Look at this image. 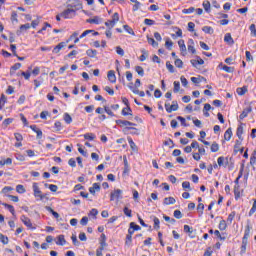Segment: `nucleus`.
<instances>
[{
	"instance_id": "b1692460",
	"label": "nucleus",
	"mask_w": 256,
	"mask_h": 256,
	"mask_svg": "<svg viewBox=\"0 0 256 256\" xmlns=\"http://www.w3.org/2000/svg\"><path fill=\"white\" fill-rule=\"evenodd\" d=\"M89 33H93V35H99V32H95L94 30H86L80 35V39H83V37H87Z\"/></svg>"
},
{
	"instance_id": "4be33fe9",
	"label": "nucleus",
	"mask_w": 256,
	"mask_h": 256,
	"mask_svg": "<svg viewBox=\"0 0 256 256\" xmlns=\"http://www.w3.org/2000/svg\"><path fill=\"white\" fill-rule=\"evenodd\" d=\"M251 113V108H247L243 110V112L240 114L239 119L243 120L245 117H247Z\"/></svg>"
},
{
	"instance_id": "72a5a7b5",
	"label": "nucleus",
	"mask_w": 256,
	"mask_h": 256,
	"mask_svg": "<svg viewBox=\"0 0 256 256\" xmlns=\"http://www.w3.org/2000/svg\"><path fill=\"white\" fill-rule=\"evenodd\" d=\"M203 7H204V10L209 13L210 9H211V2L209 1H204L203 2Z\"/></svg>"
},
{
	"instance_id": "e2e57ef3",
	"label": "nucleus",
	"mask_w": 256,
	"mask_h": 256,
	"mask_svg": "<svg viewBox=\"0 0 256 256\" xmlns=\"http://www.w3.org/2000/svg\"><path fill=\"white\" fill-rule=\"evenodd\" d=\"M174 217L176 219H181L183 217V214L181 213V210H175L174 211Z\"/></svg>"
},
{
	"instance_id": "2f4dec72",
	"label": "nucleus",
	"mask_w": 256,
	"mask_h": 256,
	"mask_svg": "<svg viewBox=\"0 0 256 256\" xmlns=\"http://www.w3.org/2000/svg\"><path fill=\"white\" fill-rule=\"evenodd\" d=\"M0 242L3 243V245H7L9 243V238L3 234H0Z\"/></svg>"
},
{
	"instance_id": "49530a36",
	"label": "nucleus",
	"mask_w": 256,
	"mask_h": 256,
	"mask_svg": "<svg viewBox=\"0 0 256 256\" xmlns=\"http://www.w3.org/2000/svg\"><path fill=\"white\" fill-rule=\"evenodd\" d=\"M125 31H127V33H129V35H135V31H133V28L129 27V25H124L123 26Z\"/></svg>"
},
{
	"instance_id": "774afa93",
	"label": "nucleus",
	"mask_w": 256,
	"mask_h": 256,
	"mask_svg": "<svg viewBox=\"0 0 256 256\" xmlns=\"http://www.w3.org/2000/svg\"><path fill=\"white\" fill-rule=\"evenodd\" d=\"M144 23H145L146 25H149V26L155 25V21L152 20V19H148V18H146V19L144 20Z\"/></svg>"
},
{
	"instance_id": "ddd939ff",
	"label": "nucleus",
	"mask_w": 256,
	"mask_h": 256,
	"mask_svg": "<svg viewBox=\"0 0 256 256\" xmlns=\"http://www.w3.org/2000/svg\"><path fill=\"white\" fill-rule=\"evenodd\" d=\"M86 22L94 25H99V23L101 22V18H99V16H95L94 18L87 19Z\"/></svg>"
},
{
	"instance_id": "3c124183",
	"label": "nucleus",
	"mask_w": 256,
	"mask_h": 256,
	"mask_svg": "<svg viewBox=\"0 0 256 256\" xmlns=\"http://www.w3.org/2000/svg\"><path fill=\"white\" fill-rule=\"evenodd\" d=\"M131 229H134V231H141V226L135 224V222L130 223Z\"/></svg>"
},
{
	"instance_id": "20e7f679",
	"label": "nucleus",
	"mask_w": 256,
	"mask_h": 256,
	"mask_svg": "<svg viewBox=\"0 0 256 256\" xmlns=\"http://www.w3.org/2000/svg\"><path fill=\"white\" fill-rule=\"evenodd\" d=\"M75 15L76 13L69 7H67V9L60 14V16L63 17L64 19H73Z\"/></svg>"
},
{
	"instance_id": "5701e85b",
	"label": "nucleus",
	"mask_w": 256,
	"mask_h": 256,
	"mask_svg": "<svg viewBox=\"0 0 256 256\" xmlns=\"http://www.w3.org/2000/svg\"><path fill=\"white\" fill-rule=\"evenodd\" d=\"M64 121L65 123H67V125H71V123H73V118L71 117V115H69V113H65Z\"/></svg>"
},
{
	"instance_id": "393cba45",
	"label": "nucleus",
	"mask_w": 256,
	"mask_h": 256,
	"mask_svg": "<svg viewBox=\"0 0 256 256\" xmlns=\"http://www.w3.org/2000/svg\"><path fill=\"white\" fill-rule=\"evenodd\" d=\"M66 241H65V236L64 235H59L58 236V240L56 241V245H65Z\"/></svg>"
},
{
	"instance_id": "a18cd8bd",
	"label": "nucleus",
	"mask_w": 256,
	"mask_h": 256,
	"mask_svg": "<svg viewBox=\"0 0 256 256\" xmlns=\"http://www.w3.org/2000/svg\"><path fill=\"white\" fill-rule=\"evenodd\" d=\"M149 45H152V47H158L159 43L155 41L153 38H147Z\"/></svg>"
},
{
	"instance_id": "f257e3e1",
	"label": "nucleus",
	"mask_w": 256,
	"mask_h": 256,
	"mask_svg": "<svg viewBox=\"0 0 256 256\" xmlns=\"http://www.w3.org/2000/svg\"><path fill=\"white\" fill-rule=\"evenodd\" d=\"M67 7H69L74 13H77V11L83 9V4L79 0H70Z\"/></svg>"
},
{
	"instance_id": "4468645a",
	"label": "nucleus",
	"mask_w": 256,
	"mask_h": 256,
	"mask_svg": "<svg viewBox=\"0 0 256 256\" xmlns=\"http://www.w3.org/2000/svg\"><path fill=\"white\" fill-rule=\"evenodd\" d=\"M177 109H179V104L177 103V101H173L172 105H170V107L167 108V113H171L172 111H177Z\"/></svg>"
},
{
	"instance_id": "412c9836",
	"label": "nucleus",
	"mask_w": 256,
	"mask_h": 256,
	"mask_svg": "<svg viewBox=\"0 0 256 256\" xmlns=\"http://www.w3.org/2000/svg\"><path fill=\"white\" fill-rule=\"evenodd\" d=\"M21 69V63H16L11 67L10 75H15V71Z\"/></svg>"
},
{
	"instance_id": "a878e982",
	"label": "nucleus",
	"mask_w": 256,
	"mask_h": 256,
	"mask_svg": "<svg viewBox=\"0 0 256 256\" xmlns=\"http://www.w3.org/2000/svg\"><path fill=\"white\" fill-rule=\"evenodd\" d=\"M202 31H204V33H208V35H213L214 33L213 27L211 26H204Z\"/></svg>"
},
{
	"instance_id": "f3484780",
	"label": "nucleus",
	"mask_w": 256,
	"mask_h": 256,
	"mask_svg": "<svg viewBox=\"0 0 256 256\" xmlns=\"http://www.w3.org/2000/svg\"><path fill=\"white\" fill-rule=\"evenodd\" d=\"M27 29H31V24L26 23L20 26V30L17 31V35H21L22 31H27Z\"/></svg>"
},
{
	"instance_id": "864d4df0",
	"label": "nucleus",
	"mask_w": 256,
	"mask_h": 256,
	"mask_svg": "<svg viewBox=\"0 0 256 256\" xmlns=\"http://www.w3.org/2000/svg\"><path fill=\"white\" fill-rule=\"evenodd\" d=\"M153 221H154V229L159 230V229H160L159 224L161 223V222L159 221V218L154 217Z\"/></svg>"
},
{
	"instance_id": "c03bdc74",
	"label": "nucleus",
	"mask_w": 256,
	"mask_h": 256,
	"mask_svg": "<svg viewBox=\"0 0 256 256\" xmlns=\"http://www.w3.org/2000/svg\"><path fill=\"white\" fill-rule=\"evenodd\" d=\"M4 207H5L6 209H8V211H10V213H12V215H15V208H14L12 205H10V204H4Z\"/></svg>"
},
{
	"instance_id": "1a4fd4ad",
	"label": "nucleus",
	"mask_w": 256,
	"mask_h": 256,
	"mask_svg": "<svg viewBox=\"0 0 256 256\" xmlns=\"http://www.w3.org/2000/svg\"><path fill=\"white\" fill-rule=\"evenodd\" d=\"M191 65H193V67L197 68V65H204L205 61L203 59H201V57L197 56L196 60L193 59L190 61Z\"/></svg>"
},
{
	"instance_id": "a19ab883",
	"label": "nucleus",
	"mask_w": 256,
	"mask_h": 256,
	"mask_svg": "<svg viewBox=\"0 0 256 256\" xmlns=\"http://www.w3.org/2000/svg\"><path fill=\"white\" fill-rule=\"evenodd\" d=\"M129 111H130V113H129ZM122 115H124V116L133 115V114H131V107L127 106L126 108H123Z\"/></svg>"
},
{
	"instance_id": "9b49d317",
	"label": "nucleus",
	"mask_w": 256,
	"mask_h": 256,
	"mask_svg": "<svg viewBox=\"0 0 256 256\" xmlns=\"http://www.w3.org/2000/svg\"><path fill=\"white\" fill-rule=\"evenodd\" d=\"M224 41L228 45H235V41L233 40V37L231 36V33H226L225 34Z\"/></svg>"
},
{
	"instance_id": "39448f33",
	"label": "nucleus",
	"mask_w": 256,
	"mask_h": 256,
	"mask_svg": "<svg viewBox=\"0 0 256 256\" xmlns=\"http://www.w3.org/2000/svg\"><path fill=\"white\" fill-rule=\"evenodd\" d=\"M20 219H21L22 223L26 227H28V229H35V227H33V223H31V219H29V217L22 215Z\"/></svg>"
},
{
	"instance_id": "c9c22d12",
	"label": "nucleus",
	"mask_w": 256,
	"mask_h": 256,
	"mask_svg": "<svg viewBox=\"0 0 256 256\" xmlns=\"http://www.w3.org/2000/svg\"><path fill=\"white\" fill-rule=\"evenodd\" d=\"M179 89H181V83L179 81H174V93H179Z\"/></svg>"
},
{
	"instance_id": "423d86ee",
	"label": "nucleus",
	"mask_w": 256,
	"mask_h": 256,
	"mask_svg": "<svg viewBox=\"0 0 256 256\" xmlns=\"http://www.w3.org/2000/svg\"><path fill=\"white\" fill-rule=\"evenodd\" d=\"M116 124L119 125V127H135L137 124L133 123V122H129L127 120H116Z\"/></svg>"
},
{
	"instance_id": "58836bf2",
	"label": "nucleus",
	"mask_w": 256,
	"mask_h": 256,
	"mask_svg": "<svg viewBox=\"0 0 256 256\" xmlns=\"http://www.w3.org/2000/svg\"><path fill=\"white\" fill-rule=\"evenodd\" d=\"M166 67L170 73H175V67L171 64V62H166Z\"/></svg>"
},
{
	"instance_id": "79ce46f5",
	"label": "nucleus",
	"mask_w": 256,
	"mask_h": 256,
	"mask_svg": "<svg viewBox=\"0 0 256 256\" xmlns=\"http://www.w3.org/2000/svg\"><path fill=\"white\" fill-rule=\"evenodd\" d=\"M177 120L180 121V123H181V125H182L183 127H189V124H187V123L185 122V118H184V117L178 116V117H177Z\"/></svg>"
},
{
	"instance_id": "a211bd4d",
	"label": "nucleus",
	"mask_w": 256,
	"mask_h": 256,
	"mask_svg": "<svg viewBox=\"0 0 256 256\" xmlns=\"http://www.w3.org/2000/svg\"><path fill=\"white\" fill-rule=\"evenodd\" d=\"M236 135H237L238 139H240V141H243V126L242 125L238 126Z\"/></svg>"
},
{
	"instance_id": "bf43d9fd",
	"label": "nucleus",
	"mask_w": 256,
	"mask_h": 256,
	"mask_svg": "<svg viewBox=\"0 0 256 256\" xmlns=\"http://www.w3.org/2000/svg\"><path fill=\"white\" fill-rule=\"evenodd\" d=\"M116 53L118 55H121V57H123V55H125V51L123 50V48H121V46L116 47Z\"/></svg>"
},
{
	"instance_id": "e433bc0d",
	"label": "nucleus",
	"mask_w": 256,
	"mask_h": 256,
	"mask_svg": "<svg viewBox=\"0 0 256 256\" xmlns=\"http://www.w3.org/2000/svg\"><path fill=\"white\" fill-rule=\"evenodd\" d=\"M132 241H133V235L127 234L126 235L125 245H128V246L131 245Z\"/></svg>"
},
{
	"instance_id": "6e6552de",
	"label": "nucleus",
	"mask_w": 256,
	"mask_h": 256,
	"mask_svg": "<svg viewBox=\"0 0 256 256\" xmlns=\"http://www.w3.org/2000/svg\"><path fill=\"white\" fill-rule=\"evenodd\" d=\"M99 191H101V185H99V183H94L92 187L89 188V193H91V195H95V193Z\"/></svg>"
},
{
	"instance_id": "cd10ccee",
	"label": "nucleus",
	"mask_w": 256,
	"mask_h": 256,
	"mask_svg": "<svg viewBox=\"0 0 256 256\" xmlns=\"http://www.w3.org/2000/svg\"><path fill=\"white\" fill-rule=\"evenodd\" d=\"M189 45H188V51L190 52V53H192L193 55H195V53H196V50H195V47H193V39H190L189 40Z\"/></svg>"
},
{
	"instance_id": "ea45409f",
	"label": "nucleus",
	"mask_w": 256,
	"mask_h": 256,
	"mask_svg": "<svg viewBox=\"0 0 256 256\" xmlns=\"http://www.w3.org/2000/svg\"><path fill=\"white\" fill-rule=\"evenodd\" d=\"M165 47H167V49L169 51H171V47H173V41H171V39L167 38L166 42H165Z\"/></svg>"
},
{
	"instance_id": "6e6d98bb",
	"label": "nucleus",
	"mask_w": 256,
	"mask_h": 256,
	"mask_svg": "<svg viewBox=\"0 0 256 256\" xmlns=\"http://www.w3.org/2000/svg\"><path fill=\"white\" fill-rule=\"evenodd\" d=\"M194 11H195V8L194 7H190L188 9H183L182 13H184L186 15H189V14L193 13Z\"/></svg>"
},
{
	"instance_id": "9d476101",
	"label": "nucleus",
	"mask_w": 256,
	"mask_h": 256,
	"mask_svg": "<svg viewBox=\"0 0 256 256\" xmlns=\"http://www.w3.org/2000/svg\"><path fill=\"white\" fill-rule=\"evenodd\" d=\"M108 80L110 83H116L117 82V76H115V71L110 70L107 74Z\"/></svg>"
},
{
	"instance_id": "c756f323",
	"label": "nucleus",
	"mask_w": 256,
	"mask_h": 256,
	"mask_svg": "<svg viewBox=\"0 0 256 256\" xmlns=\"http://www.w3.org/2000/svg\"><path fill=\"white\" fill-rule=\"evenodd\" d=\"M135 71L136 73H138V75H140V77H143V75H145V70H143V67L141 66H136Z\"/></svg>"
},
{
	"instance_id": "338daca9",
	"label": "nucleus",
	"mask_w": 256,
	"mask_h": 256,
	"mask_svg": "<svg viewBox=\"0 0 256 256\" xmlns=\"http://www.w3.org/2000/svg\"><path fill=\"white\" fill-rule=\"evenodd\" d=\"M188 31H190V32L195 31V23H193V22L188 23Z\"/></svg>"
},
{
	"instance_id": "f03ea898",
	"label": "nucleus",
	"mask_w": 256,
	"mask_h": 256,
	"mask_svg": "<svg viewBox=\"0 0 256 256\" xmlns=\"http://www.w3.org/2000/svg\"><path fill=\"white\" fill-rule=\"evenodd\" d=\"M121 199H123V190L115 189L110 193V201H116V203H119Z\"/></svg>"
},
{
	"instance_id": "de8ad7c7",
	"label": "nucleus",
	"mask_w": 256,
	"mask_h": 256,
	"mask_svg": "<svg viewBox=\"0 0 256 256\" xmlns=\"http://www.w3.org/2000/svg\"><path fill=\"white\" fill-rule=\"evenodd\" d=\"M222 69H223V71H226V73H233V71H235V68L229 67V66H227V65H224V66L222 67Z\"/></svg>"
},
{
	"instance_id": "f704fd0d",
	"label": "nucleus",
	"mask_w": 256,
	"mask_h": 256,
	"mask_svg": "<svg viewBox=\"0 0 256 256\" xmlns=\"http://www.w3.org/2000/svg\"><path fill=\"white\" fill-rule=\"evenodd\" d=\"M211 151H212V153H217V151H219V144L217 142H214L211 145Z\"/></svg>"
},
{
	"instance_id": "7ed1b4c3",
	"label": "nucleus",
	"mask_w": 256,
	"mask_h": 256,
	"mask_svg": "<svg viewBox=\"0 0 256 256\" xmlns=\"http://www.w3.org/2000/svg\"><path fill=\"white\" fill-rule=\"evenodd\" d=\"M32 189L34 191V197H38L40 201H43L45 199V195H43V192H41V189L39 188V184L37 182L33 183Z\"/></svg>"
},
{
	"instance_id": "5fc2aeb1",
	"label": "nucleus",
	"mask_w": 256,
	"mask_h": 256,
	"mask_svg": "<svg viewBox=\"0 0 256 256\" xmlns=\"http://www.w3.org/2000/svg\"><path fill=\"white\" fill-rule=\"evenodd\" d=\"M84 139H89L90 141H93V139H95V134L86 133V134H84Z\"/></svg>"
},
{
	"instance_id": "0e129e2a",
	"label": "nucleus",
	"mask_w": 256,
	"mask_h": 256,
	"mask_svg": "<svg viewBox=\"0 0 256 256\" xmlns=\"http://www.w3.org/2000/svg\"><path fill=\"white\" fill-rule=\"evenodd\" d=\"M183 189H187L188 191H191V183L185 181L182 183Z\"/></svg>"
},
{
	"instance_id": "37998d69",
	"label": "nucleus",
	"mask_w": 256,
	"mask_h": 256,
	"mask_svg": "<svg viewBox=\"0 0 256 256\" xmlns=\"http://www.w3.org/2000/svg\"><path fill=\"white\" fill-rule=\"evenodd\" d=\"M16 191H17V193L23 194V193H25V187L23 185L19 184L16 186Z\"/></svg>"
},
{
	"instance_id": "09e8293b",
	"label": "nucleus",
	"mask_w": 256,
	"mask_h": 256,
	"mask_svg": "<svg viewBox=\"0 0 256 256\" xmlns=\"http://www.w3.org/2000/svg\"><path fill=\"white\" fill-rule=\"evenodd\" d=\"M236 92L239 95H245L247 93V88L246 87H242V88H237Z\"/></svg>"
},
{
	"instance_id": "680f3d73",
	"label": "nucleus",
	"mask_w": 256,
	"mask_h": 256,
	"mask_svg": "<svg viewBox=\"0 0 256 256\" xmlns=\"http://www.w3.org/2000/svg\"><path fill=\"white\" fill-rule=\"evenodd\" d=\"M119 21V13L115 12L112 16V24L117 23Z\"/></svg>"
},
{
	"instance_id": "603ef678",
	"label": "nucleus",
	"mask_w": 256,
	"mask_h": 256,
	"mask_svg": "<svg viewBox=\"0 0 256 256\" xmlns=\"http://www.w3.org/2000/svg\"><path fill=\"white\" fill-rule=\"evenodd\" d=\"M249 29H250L252 37H256V27H255V24H251Z\"/></svg>"
},
{
	"instance_id": "4d7b16f0",
	"label": "nucleus",
	"mask_w": 256,
	"mask_h": 256,
	"mask_svg": "<svg viewBox=\"0 0 256 256\" xmlns=\"http://www.w3.org/2000/svg\"><path fill=\"white\" fill-rule=\"evenodd\" d=\"M256 211V200H254L252 208L249 211V217H251Z\"/></svg>"
},
{
	"instance_id": "4c0bfd02",
	"label": "nucleus",
	"mask_w": 256,
	"mask_h": 256,
	"mask_svg": "<svg viewBox=\"0 0 256 256\" xmlns=\"http://www.w3.org/2000/svg\"><path fill=\"white\" fill-rule=\"evenodd\" d=\"M174 65L176 67H178V69H183V60L181 59H176L175 62H174Z\"/></svg>"
},
{
	"instance_id": "7c9ffc66",
	"label": "nucleus",
	"mask_w": 256,
	"mask_h": 256,
	"mask_svg": "<svg viewBox=\"0 0 256 256\" xmlns=\"http://www.w3.org/2000/svg\"><path fill=\"white\" fill-rule=\"evenodd\" d=\"M86 55H88V57H96L97 56V50L88 49L86 51Z\"/></svg>"
},
{
	"instance_id": "bb28decb",
	"label": "nucleus",
	"mask_w": 256,
	"mask_h": 256,
	"mask_svg": "<svg viewBox=\"0 0 256 256\" xmlns=\"http://www.w3.org/2000/svg\"><path fill=\"white\" fill-rule=\"evenodd\" d=\"M178 45L180 47V51L183 53L187 51V46H185V40H179Z\"/></svg>"
},
{
	"instance_id": "69168bd1",
	"label": "nucleus",
	"mask_w": 256,
	"mask_h": 256,
	"mask_svg": "<svg viewBox=\"0 0 256 256\" xmlns=\"http://www.w3.org/2000/svg\"><path fill=\"white\" fill-rule=\"evenodd\" d=\"M204 209H205V205L203 203H199L197 206V211H199L200 215L203 214Z\"/></svg>"
},
{
	"instance_id": "13d9d810",
	"label": "nucleus",
	"mask_w": 256,
	"mask_h": 256,
	"mask_svg": "<svg viewBox=\"0 0 256 256\" xmlns=\"http://www.w3.org/2000/svg\"><path fill=\"white\" fill-rule=\"evenodd\" d=\"M13 123V118H7L3 121V126L7 127L8 125H11Z\"/></svg>"
},
{
	"instance_id": "f8f14e48",
	"label": "nucleus",
	"mask_w": 256,
	"mask_h": 256,
	"mask_svg": "<svg viewBox=\"0 0 256 256\" xmlns=\"http://www.w3.org/2000/svg\"><path fill=\"white\" fill-rule=\"evenodd\" d=\"M231 137H233V130H231V128H228L224 133V139L225 141H231Z\"/></svg>"
},
{
	"instance_id": "8fccbe9b",
	"label": "nucleus",
	"mask_w": 256,
	"mask_h": 256,
	"mask_svg": "<svg viewBox=\"0 0 256 256\" xmlns=\"http://www.w3.org/2000/svg\"><path fill=\"white\" fill-rule=\"evenodd\" d=\"M115 24H113V20H108L107 22H105L106 27H108L109 30L113 29L115 27Z\"/></svg>"
},
{
	"instance_id": "dca6fc26",
	"label": "nucleus",
	"mask_w": 256,
	"mask_h": 256,
	"mask_svg": "<svg viewBox=\"0 0 256 256\" xmlns=\"http://www.w3.org/2000/svg\"><path fill=\"white\" fill-rule=\"evenodd\" d=\"M129 89H131L132 93L135 95H139L140 97H145V92L139 91V89L134 88L133 86H129Z\"/></svg>"
},
{
	"instance_id": "6ab92c4d",
	"label": "nucleus",
	"mask_w": 256,
	"mask_h": 256,
	"mask_svg": "<svg viewBox=\"0 0 256 256\" xmlns=\"http://www.w3.org/2000/svg\"><path fill=\"white\" fill-rule=\"evenodd\" d=\"M234 195L235 199H239V197H241V187L239 185L234 186Z\"/></svg>"
},
{
	"instance_id": "c85d7f7f",
	"label": "nucleus",
	"mask_w": 256,
	"mask_h": 256,
	"mask_svg": "<svg viewBox=\"0 0 256 256\" xmlns=\"http://www.w3.org/2000/svg\"><path fill=\"white\" fill-rule=\"evenodd\" d=\"M142 55L140 56V61H145V59H147V57H149V52H147V50L142 49L141 50Z\"/></svg>"
},
{
	"instance_id": "0eeeda50",
	"label": "nucleus",
	"mask_w": 256,
	"mask_h": 256,
	"mask_svg": "<svg viewBox=\"0 0 256 256\" xmlns=\"http://www.w3.org/2000/svg\"><path fill=\"white\" fill-rule=\"evenodd\" d=\"M217 163H218L219 167H227V165H229V158L220 156L217 159Z\"/></svg>"
},
{
	"instance_id": "aec40b11",
	"label": "nucleus",
	"mask_w": 256,
	"mask_h": 256,
	"mask_svg": "<svg viewBox=\"0 0 256 256\" xmlns=\"http://www.w3.org/2000/svg\"><path fill=\"white\" fill-rule=\"evenodd\" d=\"M63 47H65V42H60L57 46H55L52 53H56V54L59 53V51H61Z\"/></svg>"
},
{
	"instance_id": "473e14b6",
	"label": "nucleus",
	"mask_w": 256,
	"mask_h": 256,
	"mask_svg": "<svg viewBox=\"0 0 256 256\" xmlns=\"http://www.w3.org/2000/svg\"><path fill=\"white\" fill-rule=\"evenodd\" d=\"M5 103H7V97L4 94H2L0 98V109H3V107L5 106Z\"/></svg>"
},
{
	"instance_id": "2eb2a0df",
	"label": "nucleus",
	"mask_w": 256,
	"mask_h": 256,
	"mask_svg": "<svg viewBox=\"0 0 256 256\" xmlns=\"http://www.w3.org/2000/svg\"><path fill=\"white\" fill-rule=\"evenodd\" d=\"M176 200L173 197L164 198L163 205H175Z\"/></svg>"
},
{
	"instance_id": "052dcab7",
	"label": "nucleus",
	"mask_w": 256,
	"mask_h": 256,
	"mask_svg": "<svg viewBox=\"0 0 256 256\" xmlns=\"http://www.w3.org/2000/svg\"><path fill=\"white\" fill-rule=\"evenodd\" d=\"M124 215H126V217H132V211L131 209H129L128 207H124Z\"/></svg>"
}]
</instances>
